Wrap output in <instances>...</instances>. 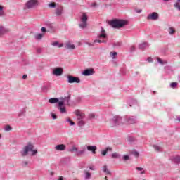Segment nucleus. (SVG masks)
<instances>
[{
	"label": "nucleus",
	"instance_id": "12",
	"mask_svg": "<svg viewBox=\"0 0 180 180\" xmlns=\"http://www.w3.org/2000/svg\"><path fill=\"white\" fill-rule=\"evenodd\" d=\"M63 72L64 70H63L62 68H56L53 70V75H56V77H60V75H63Z\"/></svg>",
	"mask_w": 180,
	"mask_h": 180
},
{
	"label": "nucleus",
	"instance_id": "63",
	"mask_svg": "<svg viewBox=\"0 0 180 180\" xmlns=\"http://www.w3.org/2000/svg\"><path fill=\"white\" fill-rule=\"evenodd\" d=\"M27 78V75H22V79H26Z\"/></svg>",
	"mask_w": 180,
	"mask_h": 180
},
{
	"label": "nucleus",
	"instance_id": "35",
	"mask_svg": "<svg viewBox=\"0 0 180 180\" xmlns=\"http://www.w3.org/2000/svg\"><path fill=\"white\" fill-rule=\"evenodd\" d=\"M153 148L155 150V151H158V153L161 152V148L157 145L153 146Z\"/></svg>",
	"mask_w": 180,
	"mask_h": 180
},
{
	"label": "nucleus",
	"instance_id": "6",
	"mask_svg": "<svg viewBox=\"0 0 180 180\" xmlns=\"http://www.w3.org/2000/svg\"><path fill=\"white\" fill-rule=\"evenodd\" d=\"M68 84H79L81 82V79L78 77H75L72 75H68L67 76Z\"/></svg>",
	"mask_w": 180,
	"mask_h": 180
},
{
	"label": "nucleus",
	"instance_id": "26",
	"mask_svg": "<svg viewBox=\"0 0 180 180\" xmlns=\"http://www.w3.org/2000/svg\"><path fill=\"white\" fill-rule=\"evenodd\" d=\"M8 32H9V30L0 26V34H5V33H8Z\"/></svg>",
	"mask_w": 180,
	"mask_h": 180
},
{
	"label": "nucleus",
	"instance_id": "43",
	"mask_svg": "<svg viewBox=\"0 0 180 180\" xmlns=\"http://www.w3.org/2000/svg\"><path fill=\"white\" fill-rule=\"evenodd\" d=\"M49 8H56V3H54V2H51V3H50V4H49Z\"/></svg>",
	"mask_w": 180,
	"mask_h": 180
},
{
	"label": "nucleus",
	"instance_id": "33",
	"mask_svg": "<svg viewBox=\"0 0 180 180\" xmlns=\"http://www.w3.org/2000/svg\"><path fill=\"white\" fill-rule=\"evenodd\" d=\"M131 154L134 155V157H136V158H138V157H139L140 155V153H139L137 150H132Z\"/></svg>",
	"mask_w": 180,
	"mask_h": 180
},
{
	"label": "nucleus",
	"instance_id": "53",
	"mask_svg": "<svg viewBox=\"0 0 180 180\" xmlns=\"http://www.w3.org/2000/svg\"><path fill=\"white\" fill-rule=\"evenodd\" d=\"M42 51H43V50L41 49V48H38V49H37V53L38 54L41 53Z\"/></svg>",
	"mask_w": 180,
	"mask_h": 180
},
{
	"label": "nucleus",
	"instance_id": "60",
	"mask_svg": "<svg viewBox=\"0 0 180 180\" xmlns=\"http://www.w3.org/2000/svg\"><path fill=\"white\" fill-rule=\"evenodd\" d=\"M98 6V4L96 3H93V4H91V6L92 8H96V6Z\"/></svg>",
	"mask_w": 180,
	"mask_h": 180
},
{
	"label": "nucleus",
	"instance_id": "45",
	"mask_svg": "<svg viewBox=\"0 0 180 180\" xmlns=\"http://www.w3.org/2000/svg\"><path fill=\"white\" fill-rule=\"evenodd\" d=\"M122 46V42H115L113 44L114 47H120Z\"/></svg>",
	"mask_w": 180,
	"mask_h": 180
},
{
	"label": "nucleus",
	"instance_id": "19",
	"mask_svg": "<svg viewBox=\"0 0 180 180\" xmlns=\"http://www.w3.org/2000/svg\"><path fill=\"white\" fill-rule=\"evenodd\" d=\"M49 103H51V104L58 103V102H60V98L53 97V98H50L49 100Z\"/></svg>",
	"mask_w": 180,
	"mask_h": 180
},
{
	"label": "nucleus",
	"instance_id": "52",
	"mask_svg": "<svg viewBox=\"0 0 180 180\" xmlns=\"http://www.w3.org/2000/svg\"><path fill=\"white\" fill-rule=\"evenodd\" d=\"M147 61H148V63H153V62L154 61V60L153 59V58L148 57V58H147Z\"/></svg>",
	"mask_w": 180,
	"mask_h": 180
},
{
	"label": "nucleus",
	"instance_id": "44",
	"mask_svg": "<svg viewBox=\"0 0 180 180\" xmlns=\"http://www.w3.org/2000/svg\"><path fill=\"white\" fill-rule=\"evenodd\" d=\"M5 130L6 131H11V130H12V127H11V125H6L5 127Z\"/></svg>",
	"mask_w": 180,
	"mask_h": 180
},
{
	"label": "nucleus",
	"instance_id": "37",
	"mask_svg": "<svg viewBox=\"0 0 180 180\" xmlns=\"http://www.w3.org/2000/svg\"><path fill=\"white\" fill-rule=\"evenodd\" d=\"M36 40H40L41 39H43V34H38L35 35Z\"/></svg>",
	"mask_w": 180,
	"mask_h": 180
},
{
	"label": "nucleus",
	"instance_id": "24",
	"mask_svg": "<svg viewBox=\"0 0 180 180\" xmlns=\"http://www.w3.org/2000/svg\"><path fill=\"white\" fill-rule=\"evenodd\" d=\"M111 157L112 158H117L118 160H120V158H122V155L117 153H114L111 154Z\"/></svg>",
	"mask_w": 180,
	"mask_h": 180
},
{
	"label": "nucleus",
	"instance_id": "50",
	"mask_svg": "<svg viewBox=\"0 0 180 180\" xmlns=\"http://www.w3.org/2000/svg\"><path fill=\"white\" fill-rule=\"evenodd\" d=\"M27 164H29V162L27 161H23L22 162V167H27Z\"/></svg>",
	"mask_w": 180,
	"mask_h": 180
},
{
	"label": "nucleus",
	"instance_id": "55",
	"mask_svg": "<svg viewBox=\"0 0 180 180\" xmlns=\"http://www.w3.org/2000/svg\"><path fill=\"white\" fill-rule=\"evenodd\" d=\"M46 26H49V27H50V29H53V24H51L50 22H46Z\"/></svg>",
	"mask_w": 180,
	"mask_h": 180
},
{
	"label": "nucleus",
	"instance_id": "16",
	"mask_svg": "<svg viewBox=\"0 0 180 180\" xmlns=\"http://www.w3.org/2000/svg\"><path fill=\"white\" fill-rule=\"evenodd\" d=\"M88 151H91L92 154H96V150H98V148L96 146H87Z\"/></svg>",
	"mask_w": 180,
	"mask_h": 180
},
{
	"label": "nucleus",
	"instance_id": "57",
	"mask_svg": "<svg viewBox=\"0 0 180 180\" xmlns=\"http://www.w3.org/2000/svg\"><path fill=\"white\" fill-rule=\"evenodd\" d=\"M41 30L42 33H46V32H47V30L44 27H42L41 28Z\"/></svg>",
	"mask_w": 180,
	"mask_h": 180
},
{
	"label": "nucleus",
	"instance_id": "9",
	"mask_svg": "<svg viewBox=\"0 0 180 180\" xmlns=\"http://www.w3.org/2000/svg\"><path fill=\"white\" fill-rule=\"evenodd\" d=\"M160 18V15L157 12H153L152 13L149 14L147 16L148 20H158Z\"/></svg>",
	"mask_w": 180,
	"mask_h": 180
},
{
	"label": "nucleus",
	"instance_id": "61",
	"mask_svg": "<svg viewBox=\"0 0 180 180\" xmlns=\"http://www.w3.org/2000/svg\"><path fill=\"white\" fill-rule=\"evenodd\" d=\"M135 11L136 13H141V12H143V10L139 9V10H136Z\"/></svg>",
	"mask_w": 180,
	"mask_h": 180
},
{
	"label": "nucleus",
	"instance_id": "42",
	"mask_svg": "<svg viewBox=\"0 0 180 180\" xmlns=\"http://www.w3.org/2000/svg\"><path fill=\"white\" fill-rule=\"evenodd\" d=\"M157 60L158 63H159V64H162V65H164V64H167V62L162 61V60L160 58H157Z\"/></svg>",
	"mask_w": 180,
	"mask_h": 180
},
{
	"label": "nucleus",
	"instance_id": "51",
	"mask_svg": "<svg viewBox=\"0 0 180 180\" xmlns=\"http://www.w3.org/2000/svg\"><path fill=\"white\" fill-rule=\"evenodd\" d=\"M88 168H89L91 169V171H95L96 169V168H95V166H89Z\"/></svg>",
	"mask_w": 180,
	"mask_h": 180
},
{
	"label": "nucleus",
	"instance_id": "58",
	"mask_svg": "<svg viewBox=\"0 0 180 180\" xmlns=\"http://www.w3.org/2000/svg\"><path fill=\"white\" fill-rule=\"evenodd\" d=\"M95 117V114H90L89 115V119H94Z\"/></svg>",
	"mask_w": 180,
	"mask_h": 180
},
{
	"label": "nucleus",
	"instance_id": "22",
	"mask_svg": "<svg viewBox=\"0 0 180 180\" xmlns=\"http://www.w3.org/2000/svg\"><path fill=\"white\" fill-rule=\"evenodd\" d=\"M108 151H113V149L110 147H107L105 150L101 151V155L103 156L106 155V154H108Z\"/></svg>",
	"mask_w": 180,
	"mask_h": 180
},
{
	"label": "nucleus",
	"instance_id": "15",
	"mask_svg": "<svg viewBox=\"0 0 180 180\" xmlns=\"http://www.w3.org/2000/svg\"><path fill=\"white\" fill-rule=\"evenodd\" d=\"M71 98V94H69L68 96L60 98V101H63V105L66 103V105H70V99Z\"/></svg>",
	"mask_w": 180,
	"mask_h": 180
},
{
	"label": "nucleus",
	"instance_id": "5",
	"mask_svg": "<svg viewBox=\"0 0 180 180\" xmlns=\"http://www.w3.org/2000/svg\"><path fill=\"white\" fill-rule=\"evenodd\" d=\"M39 5V0H28L25 4L27 9H34Z\"/></svg>",
	"mask_w": 180,
	"mask_h": 180
},
{
	"label": "nucleus",
	"instance_id": "39",
	"mask_svg": "<svg viewBox=\"0 0 180 180\" xmlns=\"http://www.w3.org/2000/svg\"><path fill=\"white\" fill-rule=\"evenodd\" d=\"M122 160L123 161H129V160H130V156H129V155H124L122 157Z\"/></svg>",
	"mask_w": 180,
	"mask_h": 180
},
{
	"label": "nucleus",
	"instance_id": "2",
	"mask_svg": "<svg viewBox=\"0 0 180 180\" xmlns=\"http://www.w3.org/2000/svg\"><path fill=\"white\" fill-rule=\"evenodd\" d=\"M108 25L112 26L113 29H122V27L129 25V21L123 19H113L108 22Z\"/></svg>",
	"mask_w": 180,
	"mask_h": 180
},
{
	"label": "nucleus",
	"instance_id": "56",
	"mask_svg": "<svg viewBox=\"0 0 180 180\" xmlns=\"http://www.w3.org/2000/svg\"><path fill=\"white\" fill-rule=\"evenodd\" d=\"M135 50H136V47H134V46H131L130 48L131 53H133V51H135Z\"/></svg>",
	"mask_w": 180,
	"mask_h": 180
},
{
	"label": "nucleus",
	"instance_id": "41",
	"mask_svg": "<svg viewBox=\"0 0 180 180\" xmlns=\"http://www.w3.org/2000/svg\"><path fill=\"white\" fill-rule=\"evenodd\" d=\"M66 122L70 123V126H75V122L74 121L71 120V119L68 118Z\"/></svg>",
	"mask_w": 180,
	"mask_h": 180
},
{
	"label": "nucleus",
	"instance_id": "21",
	"mask_svg": "<svg viewBox=\"0 0 180 180\" xmlns=\"http://www.w3.org/2000/svg\"><path fill=\"white\" fill-rule=\"evenodd\" d=\"M84 179L85 180L91 179V177L92 176V174L91 173H89L86 170H84Z\"/></svg>",
	"mask_w": 180,
	"mask_h": 180
},
{
	"label": "nucleus",
	"instance_id": "20",
	"mask_svg": "<svg viewBox=\"0 0 180 180\" xmlns=\"http://www.w3.org/2000/svg\"><path fill=\"white\" fill-rule=\"evenodd\" d=\"M65 49L67 50H74V49H75V45L71 44V42H68L65 44Z\"/></svg>",
	"mask_w": 180,
	"mask_h": 180
},
{
	"label": "nucleus",
	"instance_id": "14",
	"mask_svg": "<svg viewBox=\"0 0 180 180\" xmlns=\"http://www.w3.org/2000/svg\"><path fill=\"white\" fill-rule=\"evenodd\" d=\"M148 47H150L148 42H143L139 45V50H142V51H144V50H146V49H148Z\"/></svg>",
	"mask_w": 180,
	"mask_h": 180
},
{
	"label": "nucleus",
	"instance_id": "29",
	"mask_svg": "<svg viewBox=\"0 0 180 180\" xmlns=\"http://www.w3.org/2000/svg\"><path fill=\"white\" fill-rule=\"evenodd\" d=\"M68 151L70 153H77L78 152V148L75 146H72V148L69 149Z\"/></svg>",
	"mask_w": 180,
	"mask_h": 180
},
{
	"label": "nucleus",
	"instance_id": "23",
	"mask_svg": "<svg viewBox=\"0 0 180 180\" xmlns=\"http://www.w3.org/2000/svg\"><path fill=\"white\" fill-rule=\"evenodd\" d=\"M86 151V149H83V150H77V152L75 153V155H77V157H81V155L85 154Z\"/></svg>",
	"mask_w": 180,
	"mask_h": 180
},
{
	"label": "nucleus",
	"instance_id": "8",
	"mask_svg": "<svg viewBox=\"0 0 180 180\" xmlns=\"http://www.w3.org/2000/svg\"><path fill=\"white\" fill-rule=\"evenodd\" d=\"M94 74H95V70L94 68H87L82 72V75L84 77H89L94 75Z\"/></svg>",
	"mask_w": 180,
	"mask_h": 180
},
{
	"label": "nucleus",
	"instance_id": "47",
	"mask_svg": "<svg viewBox=\"0 0 180 180\" xmlns=\"http://www.w3.org/2000/svg\"><path fill=\"white\" fill-rule=\"evenodd\" d=\"M25 113H26V110H22V111L18 114V117H21V116L25 115Z\"/></svg>",
	"mask_w": 180,
	"mask_h": 180
},
{
	"label": "nucleus",
	"instance_id": "31",
	"mask_svg": "<svg viewBox=\"0 0 180 180\" xmlns=\"http://www.w3.org/2000/svg\"><path fill=\"white\" fill-rule=\"evenodd\" d=\"M78 126L79 127H82L83 126H85V121H84V120H79Z\"/></svg>",
	"mask_w": 180,
	"mask_h": 180
},
{
	"label": "nucleus",
	"instance_id": "4",
	"mask_svg": "<svg viewBox=\"0 0 180 180\" xmlns=\"http://www.w3.org/2000/svg\"><path fill=\"white\" fill-rule=\"evenodd\" d=\"M110 124L112 127H115V126H120V124H122V117L119 115L114 116L110 120Z\"/></svg>",
	"mask_w": 180,
	"mask_h": 180
},
{
	"label": "nucleus",
	"instance_id": "34",
	"mask_svg": "<svg viewBox=\"0 0 180 180\" xmlns=\"http://www.w3.org/2000/svg\"><path fill=\"white\" fill-rule=\"evenodd\" d=\"M127 140L129 143H134V141H136V138L133 136H129Z\"/></svg>",
	"mask_w": 180,
	"mask_h": 180
},
{
	"label": "nucleus",
	"instance_id": "38",
	"mask_svg": "<svg viewBox=\"0 0 180 180\" xmlns=\"http://www.w3.org/2000/svg\"><path fill=\"white\" fill-rule=\"evenodd\" d=\"M170 86L171 88H173L174 89V88H176V86H178V82H172L170 84Z\"/></svg>",
	"mask_w": 180,
	"mask_h": 180
},
{
	"label": "nucleus",
	"instance_id": "36",
	"mask_svg": "<svg viewBox=\"0 0 180 180\" xmlns=\"http://www.w3.org/2000/svg\"><path fill=\"white\" fill-rule=\"evenodd\" d=\"M103 172H105L106 174H108V175H110V171H109L108 169V166L105 165L103 167Z\"/></svg>",
	"mask_w": 180,
	"mask_h": 180
},
{
	"label": "nucleus",
	"instance_id": "18",
	"mask_svg": "<svg viewBox=\"0 0 180 180\" xmlns=\"http://www.w3.org/2000/svg\"><path fill=\"white\" fill-rule=\"evenodd\" d=\"M171 161L174 162V164H180V157L179 155L175 156V157H172L170 158Z\"/></svg>",
	"mask_w": 180,
	"mask_h": 180
},
{
	"label": "nucleus",
	"instance_id": "25",
	"mask_svg": "<svg viewBox=\"0 0 180 180\" xmlns=\"http://www.w3.org/2000/svg\"><path fill=\"white\" fill-rule=\"evenodd\" d=\"M56 16H61V15H63V8H56Z\"/></svg>",
	"mask_w": 180,
	"mask_h": 180
},
{
	"label": "nucleus",
	"instance_id": "40",
	"mask_svg": "<svg viewBox=\"0 0 180 180\" xmlns=\"http://www.w3.org/2000/svg\"><path fill=\"white\" fill-rule=\"evenodd\" d=\"M41 91H42V92L46 93L47 91H49V86H43L41 87Z\"/></svg>",
	"mask_w": 180,
	"mask_h": 180
},
{
	"label": "nucleus",
	"instance_id": "1",
	"mask_svg": "<svg viewBox=\"0 0 180 180\" xmlns=\"http://www.w3.org/2000/svg\"><path fill=\"white\" fill-rule=\"evenodd\" d=\"M31 152L32 157L37 154V150H34V146L32 142H28L23 149L20 151L21 157H27L29 155V153Z\"/></svg>",
	"mask_w": 180,
	"mask_h": 180
},
{
	"label": "nucleus",
	"instance_id": "46",
	"mask_svg": "<svg viewBox=\"0 0 180 180\" xmlns=\"http://www.w3.org/2000/svg\"><path fill=\"white\" fill-rule=\"evenodd\" d=\"M0 16H4V6L0 5Z\"/></svg>",
	"mask_w": 180,
	"mask_h": 180
},
{
	"label": "nucleus",
	"instance_id": "64",
	"mask_svg": "<svg viewBox=\"0 0 180 180\" xmlns=\"http://www.w3.org/2000/svg\"><path fill=\"white\" fill-rule=\"evenodd\" d=\"M58 180H64V178L63 176H60Z\"/></svg>",
	"mask_w": 180,
	"mask_h": 180
},
{
	"label": "nucleus",
	"instance_id": "32",
	"mask_svg": "<svg viewBox=\"0 0 180 180\" xmlns=\"http://www.w3.org/2000/svg\"><path fill=\"white\" fill-rule=\"evenodd\" d=\"M175 29L172 27H169V34H174L175 33Z\"/></svg>",
	"mask_w": 180,
	"mask_h": 180
},
{
	"label": "nucleus",
	"instance_id": "3",
	"mask_svg": "<svg viewBox=\"0 0 180 180\" xmlns=\"http://www.w3.org/2000/svg\"><path fill=\"white\" fill-rule=\"evenodd\" d=\"M80 24H79L81 29H85L88 26V15L86 13H83L82 17L80 18Z\"/></svg>",
	"mask_w": 180,
	"mask_h": 180
},
{
	"label": "nucleus",
	"instance_id": "49",
	"mask_svg": "<svg viewBox=\"0 0 180 180\" xmlns=\"http://www.w3.org/2000/svg\"><path fill=\"white\" fill-rule=\"evenodd\" d=\"M51 116L52 119H53V120L57 119V115L54 114L53 112L51 113Z\"/></svg>",
	"mask_w": 180,
	"mask_h": 180
},
{
	"label": "nucleus",
	"instance_id": "54",
	"mask_svg": "<svg viewBox=\"0 0 180 180\" xmlns=\"http://www.w3.org/2000/svg\"><path fill=\"white\" fill-rule=\"evenodd\" d=\"M81 101H82V97H77V98H76V102H77V103H79V102H81Z\"/></svg>",
	"mask_w": 180,
	"mask_h": 180
},
{
	"label": "nucleus",
	"instance_id": "48",
	"mask_svg": "<svg viewBox=\"0 0 180 180\" xmlns=\"http://www.w3.org/2000/svg\"><path fill=\"white\" fill-rule=\"evenodd\" d=\"M174 8H176V9H178L179 11H180V5H179V3L176 2V4H174Z\"/></svg>",
	"mask_w": 180,
	"mask_h": 180
},
{
	"label": "nucleus",
	"instance_id": "59",
	"mask_svg": "<svg viewBox=\"0 0 180 180\" xmlns=\"http://www.w3.org/2000/svg\"><path fill=\"white\" fill-rule=\"evenodd\" d=\"M116 56H117V52H112V57L113 59L115 58Z\"/></svg>",
	"mask_w": 180,
	"mask_h": 180
},
{
	"label": "nucleus",
	"instance_id": "28",
	"mask_svg": "<svg viewBox=\"0 0 180 180\" xmlns=\"http://www.w3.org/2000/svg\"><path fill=\"white\" fill-rule=\"evenodd\" d=\"M52 46H53V47H58L60 49V48L63 47V44H60L58 41H55V42L52 43Z\"/></svg>",
	"mask_w": 180,
	"mask_h": 180
},
{
	"label": "nucleus",
	"instance_id": "30",
	"mask_svg": "<svg viewBox=\"0 0 180 180\" xmlns=\"http://www.w3.org/2000/svg\"><path fill=\"white\" fill-rule=\"evenodd\" d=\"M94 43H104L105 44H106V43H108V40L106 39H96L94 40Z\"/></svg>",
	"mask_w": 180,
	"mask_h": 180
},
{
	"label": "nucleus",
	"instance_id": "13",
	"mask_svg": "<svg viewBox=\"0 0 180 180\" xmlns=\"http://www.w3.org/2000/svg\"><path fill=\"white\" fill-rule=\"evenodd\" d=\"M75 115L77 117V120H83L85 119V113L82 112L79 110H75Z\"/></svg>",
	"mask_w": 180,
	"mask_h": 180
},
{
	"label": "nucleus",
	"instance_id": "7",
	"mask_svg": "<svg viewBox=\"0 0 180 180\" xmlns=\"http://www.w3.org/2000/svg\"><path fill=\"white\" fill-rule=\"evenodd\" d=\"M125 120L127 124H136L137 123V117L134 116L127 117Z\"/></svg>",
	"mask_w": 180,
	"mask_h": 180
},
{
	"label": "nucleus",
	"instance_id": "17",
	"mask_svg": "<svg viewBox=\"0 0 180 180\" xmlns=\"http://www.w3.org/2000/svg\"><path fill=\"white\" fill-rule=\"evenodd\" d=\"M56 151H64L65 150V148H67V146H65V144H59L57 145L55 147Z\"/></svg>",
	"mask_w": 180,
	"mask_h": 180
},
{
	"label": "nucleus",
	"instance_id": "10",
	"mask_svg": "<svg viewBox=\"0 0 180 180\" xmlns=\"http://www.w3.org/2000/svg\"><path fill=\"white\" fill-rule=\"evenodd\" d=\"M57 108L59 109L60 113H67V109L64 107L63 101H60V102H58Z\"/></svg>",
	"mask_w": 180,
	"mask_h": 180
},
{
	"label": "nucleus",
	"instance_id": "11",
	"mask_svg": "<svg viewBox=\"0 0 180 180\" xmlns=\"http://www.w3.org/2000/svg\"><path fill=\"white\" fill-rule=\"evenodd\" d=\"M101 33L97 35V39H108V34H106V31L103 27H101Z\"/></svg>",
	"mask_w": 180,
	"mask_h": 180
},
{
	"label": "nucleus",
	"instance_id": "27",
	"mask_svg": "<svg viewBox=\"0 0 180 180\" xmlns=\"http://www.w3.org/2000/svg\"><path fill=\"white\" fill-rule=\"evenodd\" d=\"M129 106L131 108V106H134L135 105H137V101L134 99H131L128 102Z\"/></svg>",
	"mask_w": 180,
	"mask_h": 180
},
{
	"label": "nucleus",
	"instance_id": "62",
	"mask_svg": "<svg viewBox=\"0 0 180 180\" xmlns=\"http://www.w3.org/2000/svg\"><path fill=\"white\" fill-rule=\"evenodd\" d=\"M136 169L137 171H143V169L142 167H136Z\"/></svg>",
	"mask_w": 180,
	"mask_h": 180
}]
</instances>
